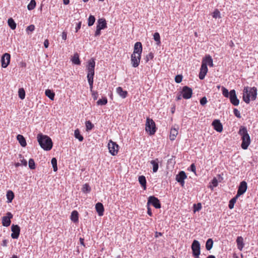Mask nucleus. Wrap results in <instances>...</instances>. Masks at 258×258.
Masks as SVG:
<instances>
[{"label":"nucleus","mask_w":258,"mask_h":258,"mask_svg":"<svg viewBox=\"0 0 258 258\" xmlns=\"http://www.w3.org/2000/svg\"><path fill=\"white\" fill-rule=\"evenodd\" d=\"M238 134L241 136L242 140L241 145L242 149L246 150L251 143L250 138L246 127L244 126H241L238 131Z\"/></svg>","instance_id":"nucleus-1"},{"label":"nucleus","mask_w":258,"mask_h":258,"mask_svg":"<svg viewBox=\"0 0 258 258\" xmlns=\"http://www.w3.org/2000/svg\"><path fill=\"white\" fill-rule=\"evenodd\" d=\"M257 96V89L256 88L245 87L243 91V100L247 104L250 102V98L252 100H254Z\"/></svg>","instance_id":"nucleus-2"},{"label":"nucleus","mask_w":258,"mask_h":258,"mask_svg":"<svg viewBox=\"0 0 258 258\" xmlns=\"http://www.w3.org/2000/svg\"><path fill=\"white\" fill-rule=\"evenodd\" d=\"M37 141L40 147L45 151H49L52 147V142L50 137L42 134L37 136Z\"/></svg>","instance_id":"nucleus-3"},{"label":"nucleus","mask_w":258,"mask_h":258,"mask_svg":"<svg viewBox=\"0 0 258 258\" xmlns=\"http://www.w3.org/2000/svg\"><path fill=\"white\" fill-rule=\"evenodd\" d=\"M157 130L154 121L149 117H147L145 123V131L150 135H154Z\"/></svg>","instance_id":"nucleus-4"},{"label":"nucleus","mask_w":258,"mask_h":258,"mask_svg":"<svg viewBox=\"0 0 258 258\" xmlns=\"http://www.w3.org/2000/svg\"><path fill=\"white\" fill-rule=\"evenodd\" d=\"M106 28H107V23L105 19L104 18L99 19L97 21L95 36H99L101 34V30Z\"/></svg>","instance_id":"nucleus-5"},{"label":"nucleus","mask_w":258,"mask_h":258,"mask_svg":"<svg viewBox=\"0 0 258 258\" xmlns=\"http://www.w3.org/2000/svg\"><path fill=\"white\" fill-rule=\"evenodd\" d=\"M229 97L231 103L234 106H238L239 104V100L237 98L235 91L231 90L228 92L227 89V98Z\"/></svg>","instance_id":"nucleus-6"},{"label":"nucleus","mask_w":258,"mask_h":258,"mask_svg":"<svg viewBox=\"0 0 258 258\" xmlns=\"http://www.w3.org/2000/svg\"><path fill=\"white\" fill-rule=\"evenodd\" d=\"M192 255L195 258H199L201 253L200 244L197 240H194L191 244Z\"/></svg>","instance_id":"nucleus-7"},{"label":"nucleus","mask_w":258,"mask_h":258,"mask_svg":"<svg viewBox=\"0 0 258 258\" xmlns=\"http://www.w3.org/2000/svg\"><path fill=\"white\" fill-rule=\"evenodd\" d=\"M108 148L109 153L112 155H117L118 152V145L111 140H110L108 144Z\"/></svg>","instance_id":"nucleus-8"},{"label":"nucleus","mask_w":258,"mask_h":258,"mask_svg":"<svg viewBox=\"0 0 258 258\" xmlns=\"http://www.w3.org/2000/svg\"><path fill=\"white\" fill-rule=\"evenodd\" d=\"M95 66V62L94 59L92 58L88 61L87 65L88 76H94V69Z\"/></svg>","instance_id":"nucleus-9"},{"label":"nucleus","mask_w":258,"mask_h":258,"mask_svg":"<svg viewBox=\"0 0 258 258\" xmlns=\"http://www.w3.org/2000/svg\"><path fill=\"white\" fill-rule=\"evenodd\" d=\"M147 205H152L156 209H159L161 208V204L159 200L154 196H150L148 198Z\"/></svg>","instance_id":"nucleus-10"},{"label":"nucleus","mask_w":258,"mask_h":258,"mask_svg":"<svg viewBox=\"0 0 258 258\" xmlns=\"http://www.w3.org/2000/svg\"><path fill=\"white\" fill-rule=\"evenodd\" d=\"M181 93L182 94V97L184 99H188L191 97L192 94V90L190 88L187 86H184L182 88Z\"/></svg>","instance_id":"nucleus-11"},{"label":"nucleus","mask_w":258,"mask_h":258,"mask_svg":"<svg viewBox=\"0 0 258 258\" xmlns=\"http://www.w3.org/2000/svg\"><path fill=\"white\" fill-rule=\"evenodd\" d=\"M247 188V183L245 181H242L240 183V184L238 186L237 192V197H239L242 195L244 194L246 189Z\"/></svg>","instance_id":"nucleus-12"},{"label":"nucleus","mask_w":258,"mask_h":258,"mask_svg":"<svg viewBox=\"0 0 258 258\" xmlns=\"http://www.w3.org/2000/svg\"><path fill=\"white\" fill-rule=\"evenodd\" d=\"M11 237L13 239H18L20 232V228L18 225L13 224L11 226Z\"/></svg>","instance_id":"nucleus-13"},{"label":"nucleus","mask_w":258,"mask_h":258,"mask_svg":"<svg viewBox=\"0 0 258 258\" xmlns=\"http://www.w3.org/2000/svg\"><path fill=\"white\" fill-rule=\"evenodd\" d=\"M187 178V176L184 171H181L179 172L176 176V181L180 183V184L183 186L184 185V179Z\"/></svg>","instance_id":"nucleus-14"},{"label":"nucleus","mask_w":258,"mask_h":258,"mask_svg":"<svg viewBox=\"0 0 258 258\" xmlns=\"http://www.w3.org/2000/svg\"><path fill=\"white\" fill-rule=\"evenodd\" d=\"M141 55L132 54L131 55V63L133 67H138L140 63Z\"/></svg>","instance_id":"nucleus-15"},{"label":"nucleus","mask_w":258,"mask_h":258,"mask_svg":"<svg viewBox=\"0 0 258 258\" xmlns=\"http://www.w3.org/2000/svg\"><path fill=\"white\" fill-rule=\"evenodd\" d=\"M11 55L8 53H5L2 56L1 59L2 67L6 68L9 64L10 62Z\"/></svg>","instance_id":"nucleus-16"},{"label":"nucleus","mask_w":258,"mask_h":258,"mask_svg":"<svg viewBox=\"0 0 258 258\" xmlns=\"http://www.w3.org/2000/svg\"><path fill=\"white\" fill-rule=\"evenodd\" d=\"M13 218V215L10 212L7 213V216L2 218V224L4 226L8 227L11 224V219Z\"/></svg>","instance_id":"nucleus-17"},{"label":"nucleus","mask_w":258,"mask_h":258,"mask_svg":"<svg viewBox=\"0 0 258 258\" xmlns=\"http://www.w3.org/2000/svg\"><path fill=\"white\" fill-rule=\"evenodd\" d=\"M143 50L142 44L140 42H137L135 44L134 51L132 54L141 55Z\"/></svg>","instance_id":"nucleus-18"},{"label":"nucleus","mask_w":258,"mask_h":258,"mask_svg":"<svg viewBox=\"0 0 258 258\" xmlns=\"http://www.w3.org/2000/svg\"><path fill=\"white\" fill-rule=\"evenodd\" d=\"M202 64L204 65L206 67L209 66L210 67H213V59L211 56L207 55L203 59Z\"/></svg>","instance_id":"nucleus-19"},{"label":"nucleus","mask_w":258,"mask_h":258,"mask_svg":"<svg viewBox=\"0 0 258 258\" xmlns=\"http://www.w3.org/2000/svg\"><path fill=\"white\" fill-rule=\"evenodd\" d=\"M95 209L99 216H102L103 215L104 208L102 203H97L95 205Z\"/></svg>","instance_id":"nucleus-20"},{"label":"nucleus","mask_w":258,"mask_h":258,"mask_svg":"<svg viewBox=\"0 0 258 258\" xmlns=\"http://www.w3.org/2000/svg\"><path fill=\"white\" fill-rule=\"evenodd\" d=\"M208 72V68L207 67L205 66V64L203 65L202 64L201 69H200V72L199 73V78L201 80H203L205 78V77L206 75L207 74Z\"/></svg>","instance_id":"nucleus-21"},{"label":"nucleus","mask_w":258,"mask_h":258,"mask_svg":"<svg viewBox=\"0 0 258 258\" xmlns=\"http://www.w3.org/2000/svg\"><path fill=\"white\" fill-rule=\"evenodd\" d=\"M214 128L218 132H221L223 130V126L220 121L218 120H215L212 123Z\"/></svg>","instance_id":"nucleus-22"},{"label":"nucleus","mask_w":258,"mask_h":258,"mask_svg":"<svg viewBox=\"0 0 258 258\" xmlns=\"http://www.w3.org/2000/svg\"><path fill=\"white\" fill-rule=\"evenodd\" d=\"M236 243L237 248L241 251L244 247V243L243 242V239L241 236L237 237L236 239Z\"/></svg>","instance_id":"nucleus-23"},{"label":"nucleus","mask_w":258,"mask_h":258,"mask_svg":"<svg viewBox=\"0 0 258 258\" xmlns=\"http://www.w3.org/2000/svg\"><path fill=\"white\" fill-rule=\"evenodd\" d=\"M116 92L122 98H126L127 95V92L126 91L123 90L121 87H118L116 88Z\"/></svg>","instance_id":"nucleus-24"},{"label":"nucleus","mask_w":258,"mask_h":258,"mask_svg":"<svg viewBox=\"0 0 258 258\" xmlns=\"http://www.w3.org/2000/svg\"><path fill=\"white\" fill-rule=\"evenodd\" d=\"M178 135V131L175 128H172L170 131L169 138L171 141H174L177 135Z\"/></svg>","instance_id":"nucleus-25"},{"label":"nucleus","mask_w":258,"mask_h":258,"mask_svg":"<svg viewBox=\"0 0 258 258\" xmlns=\"http://www.w3.org/2000/svg\"><path fill=\"white\" fill-rule=\"evenodd\" d=\"M17 138L19 143L22 147H24L26 146L27 143L26 140L22 135H18L17 137Z\"/></svg>","instance_id":"nucleus-26"},{"label":"nucleus","mask_w":258,"mask_h":258,"mask_svg":"<svg viewBox=\"0 0 258 258\" xmlns=\"http://www.w3.org/2000/svg\"><path fill=\"white\" fill-rule=\"evenodd\" d=\"M151 164L153 165V172H156L158 169V159L157 158L155 160L151 161Z\"/></svg>","instance_id":"nucleus-27"},{"label":"nucleus","mask_w":258,"mask_h":258,"mask_svg":"<svg viewBox=\"0 0 258 258\" xmlns=\"http://www.w3.org/2000/svg\"><path fill=\"white\" fill-rule=\"evenodd\" d=\"M139 181L141 185L144 188V189H146V179L144 176L141 175L139 177Z\"/></svg>","instance_id":"nucleus-28"},{"label":"nucleus","mask_w":258,"mask_h":258,"mask_svg":"<svg viewBox=\"0 0 258 258\" xmlns=\"http://www.w3.org/2000/svg\"><path fill=\"white\" fill-rule=\"evenodd\" d=\"M71 60H72L73 63L75 64L79 65L81 64V61H80V58H79V55L78 53H76L74 54V55L73 56V57L72 58Z\"/></svg>","instance_id":"nucleus-29"},{"label":"nucleus","mask_w":258,"mask_h":258,"mask_svg":"<svg viewBox=\"0 0 258 258\" xmlns=\"http://www.w3.org/2000/svg\"><path fill=\"white\" fill-rule=\"evenodd\" d=\"M45 95L51 100H53L55 96V93L50 89H47L45 92Z\"/></svg>","instance_id":"nucleus-30"},{"label":"nucleus","mask_w":258,"mask_h":258,"mask_svg":"<svg viewBox=\"0 0 258 258\" xmlns=\"http://www.w3.org/2000/svg\"><path fill=\"white\" fill-rule=\"evenodd\" d=\"M7 198L8 203H11L14 198V194L12 190H8L7 192Z\"/></svg>","instance_id":"nucleus-31"},{"label":"nucleus","mask_w":258,"mask_h":258,"mask_svg":"<svg viewBox=\"0 0 258 258\" xmlns=\"http://www.w3.org/2000/svg\"><path fill=\"white\" fill-rule=\"evenodd\" d=\"M79 214L77 211H73L71 213V219L74 222L78 221Z\"/></svg>","instance_id":"nucleus-32"},{"label":"nucleus","mask_w":258,"mask_h":258,"mask_svg":"<svg viewBox=\"0 0 258 258\" xmlns=\"http://www.w3.org/2000/svg\"><path fill=\"white\" fill-rule=\"evenodd\" d=\"M213 245V241L212 239L209 238L206 243V248L207 250H210Z\"/></svg>","instance_id":"nucleus-33"},{"label":"nucleus","mask_w":258,"mask_h":258,"mask_svg":"<svg viewBox=\"0 0 258 258\" xmlns=\"http://www.w3.org/2000/svg\"><path fill=\"white\" fill-rule=\"evenodd\" d=\"M75 137L78 139L79 141L82 142L84 140L83 137L80 134V132L79 129H76L74 133Z\"/></svg>","instance_id":"nucleus-34"},{"label":"nucleus","mask_w":258,"mask_h":258,"mask_svg":"<svg viewBox=\"0 0 258 258\" xmlns=\"http://www.w3.org/2000/svg\"><path fill=\"white\" fill-rule=\"evenodd\" d=\"M8 25L12 29L15 30L16 28V23L12 18H10L8 21Z\"/></svg>","instance_id":"nucleus-35"},{"label":"nucleus","mask_w":258,"mask_h":258,"mask_svg":"<svg viewBox=\"0 0 258 258\" xmlns=\"http://www.w3.org/2000/svg\"><path fill=\"white\" fill-rule=\"evenodd\" d=\"M238 197H237V195H236L234 198H233L230 201L228 205V207L229 209H232L233 208L235 203H236Z\"/></svg>","instance_id":"nucleus-36"},{"label":"nucleus","mask_w":258,"mask_h":258,"mask_svg":"<svg viewBox=\"0 0 258 258\" xmlns=\"http://www.w3.org/2000/svg\"><path fill=\"white\" fill-rule=\"evenodd\" d=\"M18 95L19 97L22 99L23 100L25 97V91L24 89L22 88H20L18 90Z\"/></svg>","instance_id":"nucleus-37"},{"label":"nucleus","mask_w":258,"mask_h":258,"mask_svg":"<svg viewBox=\"0 0 258 258\" xmlns=\"http://www.w3.org/2000/svg\"><path fill=\"white\" fill-rule=\"evenodd\" d=\"M95 21V18L93 15H90L88 19V25L89 26H92Z\"/></svg>","instance_id":"nucleus-38"},{"label":"nucleus","mask_w":258,"mask_h":258,"mask_svg":"<svg viewBox=\"0 0 258 258\" xmlns=\"http://www.w3.org/2000/svg\"><path fill=\"white\" fill-rule=\"evenodd\" d=\"M82 191L84 193H88L91 191V187L88 183H85L82 187Z\"/></svg>","instance_id":"nucleus-39"},{"label":"nucleus","mask_w":258,"mask_h":258,"mask_svg":"<svg viewBox=\"0 0 258 258\" xmlns=\"http://www.w3.org/2000/svg\"><path fill=\"white\" fill-rule=\"evenodd\" d=\"M36 6V2L35 0H31L27 6V9L29 10H33Z\"/></svg>","instance_id":"nucleus-40"},{"label":"nucleus","mask_w":258,"mask_h":258,"mask_svg":"<svg viewBox=\"0 0 258 258\" xmlns=\"http://www.w3.org/2000/svg\"><path fill=\"white\" fill-rule=\"evenodd\" d=\"M107 103V99L106 97H104L102 99H99L97 104L98 105H104Z\"/></svg>","instance_id":"nucleus-41"},{"label":"nucleus","mask_w":258,"mask_h":258,"mask_svg":"<svg viewBox=\"0 0 258 258\" xmlns=\"http://www.w3.org/2000/svg\"><path fill=\"white\" fill-rule=\"evenodd\" d=\"M93 78L94 76H88L87 79L90 86V91H92L93 89Z\"/></svg>","instance_id":"nucleus-42"},{"label":"nucleus","mask_w":258,"mask_h":258,"mask_svg":"<svg viewBox=\"0 0 258 258\" xmlns=\"http://www.w3.org/2000/svg\"><path fill=\"white\" fill-rule=\"evenodd\" d=\"M93 78L94 76H88L87 79L90 86V91H92L93 89Z\"/></svg>","instance_id":"nucleus-43"},{"label":"nucleus","mask_w":258,"mask_h":258,"mask_svg":"<svg viewBox=\"0 0 258 258\" xmlns=\"http://www.w3.org/2000/svg\"><path fill=\"white\" fill-rule=\"evenodd\" d=\"M51 164L52 165L54 171H56L57 170V160L55 158H53L51 161Z\"/></svg>","instance_id":"nucleus-44"},{"label":"nucleus","mask_w":258,"mask_h":258,"mask_svg":"<svg viewBox=\"0 0 258 258\" xmlns=\"http://www.w3.org/2000/svg\"><path fill=\"white\" fill-rule=\"evenodd\" d=\"M86 127V130L87 131H90L91 130L93 127L94 125L92 123V122L90 121H87L85 123Z\"/></svg>","instance_id":"nucleus-45"},{"label":"nucleus","mask_w":258,"mask_h":258,"mask_svg":"<svg viewBox=\"0 0 258 258\" xmlns=\"http://www.w3.org/2000/svg\"><path fill=\"white\" fill-rule=\"evenodd\" d=\"M154 54L153 52H150L147 54L145 57V61L146 62H148L150 60H152L154 58Z\"/></svg>","instance_id":"nucleus-46"},{"label":"nucleus","mask_w":258,"mask_h":258,"mask_svg":"<svg viewBox=\"0 0 258 258\" xmlns=\"http://www.w3.org/2000/svg\"><path fill=\"white\" fill-rule=\"evenodd\" d=\"M154 39L157 42L158 44L160 43V36L158 32H156L154 34Z\"/></svg>","instance_id":"nucleus-47"},{"label":"nucleus","mask_w":258,"mask_h":258,"mask_svg":"<svg viewBox=\"0 0 258 258\" xmlns=\"http://www.w3.org/2000/svg\"><path fill=\"white\" fill-rule=\"evenodd\" d=\"M29 167L31 169H34L35 168V162L33 159H29Z\"/></svg>","instance_id":"nucleus-48"},{"label":"nucleus","mask_w":258,"mask_h":258,"mask_svg":"<svg viewBox=\"0 0 258 258\" xmlns=\"http://www.w3.org/2000/svg\"><path fill=\"white\" fill-rule=\"evenodd\" d=\"M194 211L196 212V211H199L202 209V205L201 203H198V204H194Z\"/></svg>","instance_id":"nucleus-49"},{"label":"nucleus","mask_w":258,"mask_h":258,"mask_svg":"<svg viewBox=\"0 0 258 258\" xmlns=\"http://www.w3.org/2000/svg\"><path fill=\"white\" fill-rule=\"evenodd\" d=\"M233 113L234 115L237 118H240L241 117V114L237 108H234Z\"/></svg>","instance_id":"nucleus-50"},{"label":"nucleus","mask_w":258,"mask_h":258,"mask_svg":"<svg viewBox=\"0 0 258 258\" xmlns=\"http://www.w3.org/2000/svg\"><path fill=\"white\" fill-rule=\"evenodd\" d=\"M218 179L217 177H215L213 178V179L212 181V185H210L211 187H214L217 186L218 185Z\"/></svg>","instance_id":"nucleus-51"},{"label":"nucleus","mask_w":258,"mask_h":258,"mask_svg":"<svg viewBox=\"0 0 258 258\" xmlns=\"http://www.w3.org/2000/svg\"><path fill=\"white\" fill-rule=\"evenodd\" d=\"M182 76L181 75H177V76H176V77L175 78V81L177 83H180L182 81Z\"/></svg>","instance_id":"nucleus-52"},{"label":"nucleus","mask_w":258,"mask_h":258,"mask_svg":"<svg viewBox=\"0 0 258 258\" xmlns=\"http://www.w3.org/2000/svg\"><path fill=\"white\" fill-rule=\"evenodd\" d=\"M34 29H35V26L34 25H30L27 27L26 31H29L30 32H32L34 30Z\"/></svg>","instance_id":"nucleus-53"},{"label":"nucleus","mask_w":258,"mask_h":258,"mask_svg":"<svg viewBox=\"0 0 258 258\" xmlns=\"http://www.w3.org/2000/svg\"><path fill=\"white\" fill-rule=\"evenodd\" d=\"M213 17L215 18L220 17L219 11L217 10H215L213 14Z\"/></svg>","instance_id":"nucleus-54"},{"label":"nucleus","mask_w":258,"mask_h":258,"mask_svg":"<svg viewBox=\"0 0 258 258\" xmlns=\"http://www.w3.org/2000/svg\"><path fill=\"white\" fill-rule=\"evenodd\" d=\"M91 93H92V95L94 98V100H96L97 99V97H98V93L97 92H95L93 90V89L92 90V91H91Z\"/></svg>","instance_id":"nucleus-55"},{"label":"nucleus","mask_w":258,"mask_h":258,"mask_svg":"<svg viewBox=\"0 0 258 258\" xmlns=\"http://www.w3.org/2000/svg\"><path fill=\"white\" fill-rule=\"evenodd\" d=\"M207 102L206 97H204L200 100V103L202 105H204Z\"/></svg>","instance_id":"nucleus-56"},{"label":"nucleus","mask_w":258,"mask_h":258,"mask_svg":"<svg viewBox=\"0 0 258 258\" xmlns=\"http://www.w3.org/2000/svg\"><path fill=\"white\" fill-rule=\"evenodd\" d=\"M190 170L195 174L196 173V168L195 164L192 163L190 166Z\"/></svg>","instance_id":"nucleus-57"},{"label":"nucleus","mask_w":258,"mask_h":258,"mask_svg":"<svg viewBox=\"0 0 258 258\" xmlns=\"http://www.w3.org/2000/svg\"><path fill=\"white\" fill-rule=\"evenodd\" d=\"M61 36L62 39L66 40L67 38V32L66 31L62 32Z\"/></svg>","instance_id":"nucleus-58"},{"label":"nucleus","mask_w":258,"mask_h":258,"mask_svg":"<svg viewBox=\"0 0 258 258\" xmlns=\"http://www.w3.org/2000/svg\"><path fill=\"white\" fill-rule=\"evenodd\" d=\"M81 24H82L81 22H79L77 24V26H76V28H75V29H76V32H78V30L81 28Z\"/></svg>","instance_id":"nucleus-59"},{"label":"nucleus","mask_w":258,"mask_h":258,"mask_svg":"<svg viewBox=\"0 0 258 258\" xmlns=\"http://www.w3.org/2000/svg\"><path fill=\"white\" fill-rule=\"evenodd\" d=\"M49 41L47 39H46L44 42V45L45 48H47L49 46Z\"/></svg>","instance_id":"nucleus-60"},{"label":"nucleus","mask_w":258,"mask_h":258,"mask_svg":"<svg viewBox=\"0 0 258 258\" xmlns=\"http://www.w3.org/2000/svg\"><path fill=\"white\" fill-rule=\"evenodd\" d=\"M147 213L150 216H152V211H151V208L149 206L148 207Z\"/></svg>","instance_id":"nucleus-61"},{"label":"nucleus","mask_w":258,"mask_h":258,"mask_svg":"<svg viewBox=\"0 0 258 258\" xmlns=\"http://www.w3.org/2000/svg\"><path fill=\"white\" fill-rule=\"evenodd\" d=\"M8 244V241L6 239L3 240L2 241V245L3 246H7Z\"/></svg>","instance_id":"nucleus-62"},{"label":"nucleus","mask_w":258,"mask_h":258,"mask_svg":"<svg viewBox=\"0 0 258 258\" xmlns=\"http://www.w3.org/2000/svg\"><path fill=\"white\" fill-rule=\"evenodd\" d=\"M21 163L23 165H24L25 166H27V161L24 159H23L21 160Z\"/></svg>","instance_id":"nucleus-63"},{"label":"nucleus","mask_w":258,"mask_h":258,"mask_svg":"<svg viewBox=\"0 0 258 258\" xmlns=\"http://www.w3.org/2000/svg\"><path fill=\"white\" fill-rule=\"evenodd\" d=\"M218 182H221V180L223 179V177H222L220 175H218L217 177Z\"/></svg>","instance_id":"nucleus-64"}]
</instances>
